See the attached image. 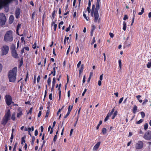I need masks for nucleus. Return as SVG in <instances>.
I'll return each mask as SVG.
<instances>
[{"mask_svg": "<svg viewBox=\"0 0 151 151\" xmlns=\"http://www.w3.org/2000/svg\"><path fill=\"white\" fill-rule=\"evenodd\" d=\"M109 35L111 37H113L114 36V34L113 33H109Z\"/></svg>", "mask_w": 151, "mask_h": 151, "instance_id": "64", "label": "nucleus"}, {"mask_svg": "<svg viewBox=\"0 0 151 151\" xmlns=\"http://www.w3.org/2000/svg\"><path fill=\"white\" fill-rule=\"evenodd\" d=\"M51 78L50 77H49L48 78V79L47 81V83L48 85L49 86H50L51 83Z\"/></svg>", "mask_w": 151, "mask_h": 151, "instance_id": "30", "label": "nucleus"}, {"mask_svg": "<svg viewBox=\"0 0 151 151\" xmlns=\"http://www.w3.org/2000/svg\"><path fill=\"white\" fill-rule=\"evenodd\" d=\"M109 116H109V114H108V115H107V116H106V117L105 118V119L104 120V121H107L108 120V119L109 118Z\"/></svg>", "mask_w": 151, "mask_h": 151, "instance_id": "46", "label": "nucleus"}, {"mask_svg": "<svg viewBox=\"0 0 151 151\" xmlns=\"http://www.w3.org/2000/svg\"><path fill=\"white\" fill-rule=\"evenodd\" d=\"M87 91V90L86 88H85V89L83 92V93L82 94V96H84V95L85 93Z\"/></svg>", "mask_w": 151, "mask_h": 151, "instance_id": "55", "label": "nucleus"}, {"mask_svg": "<svg viewBox=\"0 0 151 151\" xmlns=\"http://www.w3.org/2000/svg\"><path fill=\"white\" fill-rule=\"evenodd\" d=\"M13 0H0V9L3 7L7 6ZM22 2V0H19Z\"/></svg>", "mask_w": 151, "mask_h": 151, "instance_id": "5", "label": "nucleus"}, {"mask_svg": "<svg viewBox=\"0 0 151 151\" xmlns=\"http://www.w3.org/2000/svg\"><path fill=\"white\" fill-rule=\"evenodd\" d=\"M87 13V11H86L83 12V16L87 20H88V18L87 17L85 13Z\"/></svg>", "mask_w": 151, "mask_h": 151, "instance_id": "34", "label": "nucleus"}, {"mask_svg": "<svg viewBox=\"0 0 151 151\" xmlns=\"http://www.w3.org/2000/svg\"><path fill=\"white\" fill-rule=\"evenodd\" d=\"M21 26V24H18L17 26V29H16V31H17V34H18V35H19V30L20 29V26Z\"/></svg>", "mask_w": 151, "mask_h": 151, "instance_id": "20", "label": "nucleus"}, {"mask_svg": "<svg viewBox=\"0 0 151 151\" xmlns=\"http://www.w3.org/2000/svg\"><path fill=\"white\" fill-rule=\"evenodd\" d=\"M107 130L106 128H103L102 130V132L104 134H105L106 133Z\"/></svg>", "mask_w": 151, "mask_h": 151, "instance_id": "29", "label": "nucleus"}, {"mask_svg": "<svg viewBox=\"0 0 151 151\" xmlns=\"http://www.w3.org/2000/svg\"><path fill=\"white\" fill-rule=\"evenodd\" d=\"M20 14V10L19 8H17L15 13V16L16 18L18 19L19 17Z\"/></svg>", "mask_w": 151, "mask_h": 151, "instance_id": "12", "label": "nucleus"}, {"mask_svg": "<svg viewBox=\"0 0 151 151\" xmlns=\"http://www.w3.org/2000/svg\"><path fill=\"white\" fill-rule=\"evenodd\" d=\"M41 114H42V111H39V113L38 114V116H37L38 117H40V116H41Z\"/></svg>", "mask_w": 151, "mask_h": 151, "instance_id": "54", "label": "nucleus"}, {"mask_svg": "<svg viewBox=\"0 0 151 151\" xmlns=\"http://www.w3.org/2000/svg\"><path fill=\"white\" fill-rule=\"evenodd\" d=\"M28 78H29L28 73V72H27L26 76V77H25V82L27 81V79Z\"/></svg>", "mask_w": 151, "mask_h": 151, "instance_id": "48", "label": "nucleus"}, {"mask_svg": "<svg viewBox=\"0 0 151 151\" xmlns=\"http://www.w3.org/2000/svg\"><path fill=\"white\" fill-rule=\"evenodd\" d=\"M56 81V79H55V77H54V78L53 79V81L52 82V84L55 85V84Z\"/></svg>", "mask_w": 151, "mask_h": 151, "instance_id": "51", "label": "nucleus"}, {"mask_svg": "<svg viewBox=\"0 0 151 151\" xmlns=\"http://www.w3.org/2000/svg\"><path fill=\"white\" fill-rule=\"evenodd\" d=\"M36 45V42H35L34 44L32 45V47L33 48V49H35L36 48V47H37Z\"/></svg>", "mask_w": 151, "mask_h": 151, "instance_id": "44", "label": "nucleus"}, {"mask_svg": "<svg viewBox=\"0 0 151 151\" xmlns=\"http://www.w3.org/2000/svg\"><path fill=\"white\" fill-rule=\"evenodd\" d=\"M124 46L126 47H129L130 46L131 43L130 42L129 44H127V41H125L124 42Z\"/></svg>", "mask_w": 151, "mask_h": 151, "instance_id": "25", "label": "nucleus"}, {"mask_svg": "<svg viewBox=\"0 0 151 151\" xmlns=\"http://www.w3.org/2000/svg\"><path fill=\"white\" fill-rule=\"evenodd\" d=\"M100 3V0H97V2L96 3V8H95V5L93 4L91 11V16L92 17H94V22L95 23L98 22L99 23L101 19L99 17V15L98 10L100 9L99 4Z\"/></svg>", "mask_w": 151, "mask_h": 151, "instance_id": "1", "label": "nucleus"}, {"mask_svg": "<svg viewBox=\"0 0 151 151\" xmlns=\"http://www.w3.org/2000/svg\"><path fill=\"white\" fill-rule=\"evenodd\" d=\"M141 116H142V118H144L145 116V114L144 112V111H142L141 112Z\"/></svg>", "mask_w": 151, "mask_h": 151, "instance_id": "43", "label": "nucleus"}, {"mask_svg": "<svg viewBox=\"0 0 151 151\" xmlns=\"http://www.w3.org/2000/svg\"><path fill=\"white\" fill-rule=\"evenodd\" d=\"M136 12L135 10V9L133 11V18H132V23L131 24V26H132L133 24V23L134 21V18L135 17V15L136 14Z\"/></svg>", "mask_w": 151, "mask_h": 151, "instance_id": "16", "label": "nucleus"}, {"mask_svg": "<svg viewBox=\"0 0 151 151\" xmlns=\"http://www.w3.org/2000/svg\"><path fill=\"white\" fill-rule=\"evenodd\" d=\"M21 43H23V44L24 45L25 44V41L24 40V37H22L21 38Z\"/></svg>", "mask_w": 151, "mask_h": 151, "instance_id": "36", "label": "nucleus"}, {"mask_svg": "<svg viewBox=\"0 0 151 151\" xmlns=\"http://www.w3.org/2000/svg\"><path fill=\"white\" fill-rule=\"evenodd\" d=\"M57 139V136L56 135H55L54 136V138L53 139V141L55 142L56 141Z\"/></svg>", "mask_w": 151, "mask_h": 151, "instance_id": "58", "label": "nucleus"}, {"mask_svg": "<svg viewBox=\"0 0 151 151\" xmlns=\"http://www.w3.org/2000/svg\"><path fill=\"white\" fill-rule=\"evenodd\" d=\"M144 12V8H142V9L141 12H139L138 13V14L139 15H142Z\"/></svg>", "mask_w": 151, "mask_h": 151, "instance_id": "37", "label": "nucleus"}, {"mask_svg": "<svg viewBox=\"0 0 151 151\" xmlns=\"http://www.w3.org/2000/svg\"><path fill=\"white\" fill-rule=\"evenodd\" d=\"M127 24L125 22H123V28L122 29L124 30H125L126 29V27Z\"/></svg>", "mask_w": 151, "mask_h": 151, "instance_id": "21", "label": "nucleus"}, {"mask_svg": "<svg viewBox=\"0 0 151 151\" xmlns=\"http://www.w3.org/2000/svg\"><path fill=\"white\" fill-rule=\"evenodd\" d=\"M144 121V119H141L137 121L136 122V124H141L142 122Z\"/></svg>", "mask_w": 151, "mask_h": 151, "instance_id": "32", "label": "nucleus"}, {"mask_svg": "<svg viewBox=\"0 0 151 151\" xmlns=\"http://www.w3.org/2000/svg\"><path fill=\"white\" fill-rule=\"evenodd\" d=\"M81 64V61H80L78 62V63L77 64V68H79V67L80 66V65Z\"/></svg>", "mask_w": 151, "mask_h": 151, "instance_id": "61", "label": "nucleus"}, {"mask_svg": "<svg viewBox=\"0 0 151 151\" xmlns=\"http://www.w3.org/2000/svg\"><path fill=\"white\" fill-rule=\"evenodd\" d=\"M6 21V18L3 13L0 14V24L4 25L5 24Z\"/></svg>", "mask_w": 151, "mask_h": 151, "instance_id": "8", "label": "nucleus"}, {"mask_svg": "<svg viewBox=\"0 0 151 151\" xmlns=\"http://www.w3.org/2000/svg\"><path fill=\"white\" fill-rule=\"evenodd\" d=\"M3 68V65L1 63H0V73L1 72Z\"/></svg>", "mask_w": 151, "mask_h": 151, "instance_id": "53", "label": "nucleus"}, {"mask_svg": "<svg viewBox=\"0 0 151 151\" xmlns=\"http://www.w3.org/2000/svg\"><path fill=\"white\" fill-rule=\"evenodd\" d=\"M143 137L145 140H150L151 139V131L148 130L146 132Z\"/></svg>", "mask_w": 151, "mask_h": 151, "instance_id": "9", "label": "nucleus"}, {"mask_svg": "<svg viewBox=\"0 0 151 151\" xmlns=\"http://www.w3.org/2000/svg\"><path fill=\"white\" fill-rule=\"evenodd\" d=\"M101 142H98L94 146V147L93 148V151H96L97 150L99 147L100 145Z\"/></svg>", "mask_w": 151, "mask_h": 151, "instance_id": "13", "label": "nucleus"}, {"mask_svg": "<svg viewBox=\"0 0 151 151\" xmlns=\"http://www.w3.org/2000/svg\"><path fill=\"white\" fill-rule=\"evenodd\" d=\"M147 66L148 68H150L151 67V62H148L147 65Z\"/></svg>", "mask_w": 151, "mask_h": 151, "instance_id": "39", "label": "nucleus"}, {"mask_svg": "<svg viewBox=\"0 0 151 151\" xmlns=\"http://www.w3.org/2000/svg\"><path fill=\"white\" fill-rule=\"evenodd\" d=\"M96 42V40H95V37H93V38L92 42H91V45H93L94 43Z\"/></svg>", "mask_w": 151, "mask_h": 151, "instance_id": "45", "label": "nucleus"}, {"mask_svg": "<svg viewBox=\"0 0 151 151\" xmlns=\"http://www.w3.org/2000/svg\"><path fill=\"white\" fill-rule=\"evenodd\" d=\"M19 112L17 114V117L18 118L20 117L23 114L22 111L21 109V108H19L18 109Z\"/></svg>", "mask_w": 151, "mask_h": 151, "instance_id": "14", "label": "nucleus"}, {"mask_svg": "<svg viewBox=\"0 0 151 151\" xmlns=\"http://www.w3.org/2000/svg\"><path fill=\"white\" fill-rule=\"evenodd\" d=\"M12 54L13 57L15 58H18V54L15 49V47L14 48H12Z\"/></svg>", "mask_w": 151, "mask_h": 151, "instance_id": "11", "label": "nucleus"}, {"mask_svg": "<svg viewBox=\"0 0 151 151\" xmlns=\"http://www.w3.org/2000/svg\"><path fill=\"white\" fill-rule=\"evenodd\" d=\"M38 131L36 129L35 131V136H37L38 135Z\"/></svg>", "mask_w": 151, "mask_h": 151, "instance_id": "62", "label": "nucleus"}, {"mask_svg": "<svg viewBox=\"0 0 151 151\" xmlns=\"http://www.w3.org/2000/svg\"><path fill=\"white\" fill-rule=\"evenodd\" d=\"M148 99H145L143 101V103H142V105H144V104H146V103L147 102H148Z\"/></svg>", "mask_w": 151, "mask_h": 151, "instance_id": "40", "label": "nucleus"}, {"mask_svg": "<svg viewBox=\"0 0 151 151\" xmlns=\"http://www.w3.org/2000/svg\"><path fill=\"white\" fill-rule=\"evenodd\" d=\"M84 68V65L83 64H82L81 65V67L79 70V76L81 74V73L83 72V70Z\"/></svg>", "mask_w": 151, "mask_h": 151, "instance_id": "15", "label": "nucleus"}, {"mask_svg": "<svg viewBox=\"0 0 151 151\" xmlns=\"http://www.w3.org/2000/svg\"><path fill=\"white\" fill-rule=\"evenodd\" d=\"M22 64H23V60H21L19 64V68H20L22 66Z\"/></svg>", "mask_w": 151, "mask_h": 151, "instance_id": "49", "label": "nucleus"}, {"mask_svg": "<svg viewBox=\"0 0 151 151\" xmlns=\"http://www.w3.org/2000/svg\"><path fill=\"white\" fill-rule=\"evenodd\" d=\"M87 12L88 14L90 13L91 12V9L90 7H87Z\"/></svg>", "mask_w": 151, "mask_h": 151, "instance_id": "56", "label": "nucleus"}, {"mask_svg": "<svg viewBox=\"0 0 151 151\" xmlns=\"http://www.w3.org/2000/svg\"><path fill=\"white\" fill-rule=\"evenodd\" d=\"M17 70V68L15 67L9 71L8 76L9 82L14 83L15 82Z\"/></svg>", "mask_w": 151, "mask_h": 151, "instance_id": "3", "label": "nucleus"}, {"mask_svg": "<svg viewBox=\"0 0 151 151\" xmlns=\"http://www.w3.org/2000/svg\"><path fill=\"white\" fill-rule=\"evenodd\" d=\"M47 108L48 109H49V108L50 107V106L51 105L50 103V101H48L47 103Z\"/></svg>", "mask_w": 151, "mask_h": 151, "instance_id": "42", "label": "nucleus"}, {"mask_svg": "<svg viewBox=\"0 0 151 151\" xmlns=\"http://www.w3.org/2000/svg\"><path fill=\"white\" fill-rule=\"evenodd\" d=\"M52 25L53 26L54 25V31H56L57 25L56 24H55V22H52Z\"/></svg>", "mask_w": 151, "mask_h": 151, "instance_id": "22", "label": "nucleus"}, {"mask_svg": "<svg viewBox=\"0 0 151 151\" xmlns=\"http://www.w3.org/2000/svg\"><path fill=\"white\" fill-rule=\"evenodd\" d=\"M49 99L50 100H52V93L50 94L49 96Z\"/></svg>", "mask_w": 151, "mask_h": 151, "instance_id": "52", "label": "nucleus"}, {"mask_svg": "<svg viewBox=\"0 0 151 151\" xmlns=\"http://www.w3.org/2000/svg\"><path fill=\"white\" fill-rule=\"evenodd\" d=\"M4 98L6 103L8 106H9L12 104L14 103V102L12 101V98L9 95H6L4 97Z\"/></svg>", "mask_w": 151, "mask_h": 151, "instance_id": "7", "label": "nucleus"}, {"mask_svg": "<svg viewBox=\"0 0 151 151\" xmlns=\"http://www.w3.org/2000/svg\"><path fill=\"white\" fill-rule=\"evenodd\" d=\"M128 18V16L127 15H125L123 17V19L124 20H126V19Z\"/></svg>", "mask_w": 151, "mask_h": 151, "instance_id": "47", "label": "nucleus"}, {"mask_svg": "<svg viewBox=\"0 0 151 151\" xmlns=\"http://www.w3.org/2000/svg\"><path fill=\"white\" fill-rule=\"evenodd\" d=\"M123 97H122L120 98L119 100V104H120L122 102L123 100Z\"/></svg>", "mask_w": 151, "mask_h": 151, "instance_id": "50", "label": "nucleus"}, {"mask_svg": "<svg viewBox=\"0 0 151 151\" xmlns=\"http://www.w3.org/2000/svg\"><path fill=\"white\" fill-rule=\"evenodd\" d=\"M70 114V113L68 112V111L67 112V113L66 114V115L64 117V118H66Z\"/></svg>", "mask_w": 151, "mask_h": 151, "instance_id": "59", "label": "nucleus"}, {"mask_svg": "<svg viewBox=\"0 0 151 151\" xmlns=\"http://www.w3.org/2000/svg\"><path fill=\"white\" fill-rule=\"evenodd\" d=\"M32 107H31L30 108L29 110V111H28L27 112V116H28L29 114H30V115H31L32 114Z\"/></svg>", "mask_w": 151, "mask_h": 151, "instance_id": "27", "label": "nucleus"}, {"mask_svg": "<svg viewBox=\"0 0 151 151\" xmlns=\"http://www.w3.org/2000/svg\"><path fill=\"white\" fill-rule=\"evenodd\" d=\"M4 40L6 42H11L13 40L12 32L11 30L7 31L5 34Z\"/></svg>", "mask_w": 151, "mask_h": 151, "instance_id": "4", "label": "nucleus"}, {"mask_svg": "<svg viewBox=\"0 0 151 151\" xmlns=\"http://www.w3.org/2000/svg\"><path fill=\"white\" fill-rule=\"evenodd\" d=\"M15 115V113H14L12 114L11 117L10 110L9 109H7L6 110L5 115L1 122V124L5 126L6 124L9 120L11 118L13 121H14L16 118Z\"/></svg>", "mask_w": 151, "mask_h": 151, "instance_id": "2", "label": "nucleus"}, {"mask_svg": "<svg viewBox=\"0 0 151 151\" xmlns=\"http://www.w3.org/2000/svg\"><path fill=\"white\" fill-rule=\"evenodd\" d=\"M23 48L27 51H29V48L28 47H24Z\"/></svg>", "mask_w": 151, "mask_h": 151, "instance_id": "63", "label": "nucleus"}, {"mask_svg": "<svg viewBox=\"0 0 151 151\" xmlns=\"http://www.w3.org/2000/svg\"><path fill=\"white\" fill-rule=\"evenodd\" d=\"M57 12V10L55 11L54 10L53 12L52 13V19H54L55 18V13H56Z\"/></svg>", "mask_w": 151, "mask_h": 151, "instance_id": "33", "label": "nucleus"}, {"mask_svg": "<svg viewBox=\"0 0 151 151\" xmlns=\"http://www.w3.org/2000/svg\"><path fill=\"white\" fill-rule=\"evenodd\" d=\"M50 112V109H47V110L46 114L45 116V118L47 117H48L49 115V114Z\"/></svg>", "mask_w": 151, "mask_h": 151, "instance_id": "28", "label": "nucleus"}, {"mask_svg": "<svg viewBox=\"0 0 151 151\" xmlns=\"http://www.w3.org/2000/svg\"><path fill=\"white\" fill-rule=\"evenodd\" d=\"M17 144H18V143L17 142L16 143L14 144V147L13 148V149H16L17 147Z\"/></svg>", "mask_w": 151, "mask_h": 151, "instance_id": "57", "label": "nucleus"}, {"mask_svg": "<svg viewBox=\"0 0 151 151\" xmlns=\"http://www.w3.org/2000/svg\"><path fill=\"white\" fill-rule=\"evenodd\" d=\"M137 106L136 105H134L133 108V113L134 114H135L137 110Z\"/></svg>", "mask_w": 151, "mask_h": 151, "instance_id": "18", "label": "nucleus"}, {"mask_svg": "<svg viewBox=\"0 0 151 151\" xmlns=\"http://www.w3.org/2000/svg\"><path fill=\"white\" fill-rule=\"evenodd\" d=\"M73 108V105H72V106L70 105L68 106V112H69L70 113L71 111Z\"/></svg>", "mask_w": 151, "mask_h": 151, "instance_id": "26", "label": "nucleus"}, {"mask_svg": "<svg viewBox=\"0 0 151 151\" xmlns=\"http://www.w3.org/2000/svg\"><path fill=\"white\" fill-rule=\"evenodd\" d=\"M119 68L120 69H121L122 68V65L121 64V60H120L119 61Z\"/></svg>", "mask_w": 151, "mask_h": 151, "instance_id": "41", "label": "nucleus"}, {"mask_svg": "<svg viewBox=\"0 0 151 151\" xmlns=\"http://www.w3.org/2000/svg\"><path fill=\"white\" fill-rule=\"evenodd\" d=\"M9 50V47L8 46L3 45L1 48V55L3 56L7 54Z\"/></svg>", "mask_w": 151, "mask_h": 151, "instance_id": "6", "label": "nucleus"}, {"mask_svg": "<svg viewBox=\"0 0 151 151\" xmlns=\"http://www.w3.org/2000/svg\"><path fill=\"white\" fill-rule=\"evenodd\" d=\"M86 81V76L84 75L83 76V83H84Z\"/></svg>", "mask_w": 151, "mask_h": 151, "instance_id": "60", "label": "nucleus"}, {"mask_svg": "<svg viewBox=\"0 0 151 151\" xmlns=\"http://www.w3.org/2000/svg\"><path fill=\"white\" fill-rule=\"evenodd\" d=\"M55 68H57V67H54L53 69V71H52L51 72V74H49V76H50L51 75V74H53V76H55Z\"/></svg>", "mask_w": 151, "mask_h": 151, "instance_id": "23", "label": "nucleus"}, {"mask_svg": "<svg viewBox=\"0 0 151 151\" xmlns=\"http://www.w3.org/2000/svg\"><path fill=\"white\" fill-rule=\"evenodd\" d=\"M25 137H23L21 138V144H22L23 143L25 142Z\"/></svg>", "mask_w": 151, "mask_h": 151, "instance_id": "38", "label": "nucleus"}, {"mask_svg": "<svg viewBox=\"0 0 151 151\" xmlns=\"http://www.w3.org/2000/svg\"><path fill=\"white\" fill-rule=\"evenodd\" d=\"M14 17L13 15H11L9 17V22L10 24H12L13 22Z\"/></svg>", "mask_w": 151, "mask_h": 151, "instance_id": "17", "label": "nucleus"}, {"mask_svg": "<svg viewBox=\"0 0 151 151\" xmlns=\"http://www.w3.org/2000/svg\"><path fill=\"white\" fill-rule=\"evenodd\" d=\"M148 127V124L147 123H145L144 126V129L145 130H146Z\"/></svg>", "mask_w": 151, "mask_h": 151, "instance_id": "35", "label": "nucleus"}, {"mask_svg": "<svg viewBox=\"0 0 151 151\" xmlns=\"http://www.w3.org/2000/svg\"><path fill=\"white\" fill-rule=\"evenodd\" d=\"M117 111H115L114 113L113 114L112 117V119H114V118L115 117V116H116L117 114Z\"/></svg>", "mask_w": 151, "mask_h": 151, "instance_id": "24", "label": "nucleus"}, {"mask_svg": "<svg viewBox=\"0 0 151 151\" xmlns=\"http://www.w3.org/2000/svg\"><path fill=\"white\" fill-rule=\"evenodd\" d=\"M55 124H56L55 121H54L53 124V125H52V127L51 128V130L50 132V134H51L53 132V129L55 127Z\"/></svg>", "mask_w": 151, "mask_h": 151, "instance_id": "19", "label": "nucleus"}, {"mask_svg": "<svg viewBox=\"0 0 151 151\" xmlns=\"http://www.w3.org/2000/svg\"><path fill=\"white\" fill-rule=\"evenodd\" d=\"M96 27L94 25H92L91 26V32H94V31L96 29Z\"/></svg>", "mask_w": 151, "mask_h": 151, "instance_id": "31", "label": "nucleus"}, {"mask_svg": "<svg viewBox=\"0 0 151 151\" xmlns=\"http://www.w3.org/2000/svg\"><path fill=\"white\" fill-rule=\"evenodd\" d=\"M143 145L144 143L143 142L141 141H139L136 143L135 147L136 149H141L143 147Z\"/></svg>", "mask_w": 151, "mask_h": 151, "instance_id": "10", "label": "nucleus"}]
</instances>
